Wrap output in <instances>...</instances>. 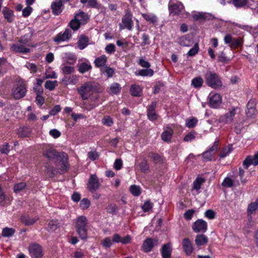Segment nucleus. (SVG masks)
Instances as JSON below:
<instances>
[{
    "instance_id": "f257e3e1",
    "label": "nucleus",
    "mask_w": 258,
    "mask_h": 258,
    "mask_svg": "<svg viewBox=\"0 0 258 258\" xmlns=\"http://www.w3.org/2000/svg\"><path fill=\"white\" fill-rule=\"evenodd\" d=\"M96 84L92 82H87L84 83L80 88H77L78 94L82 100H87L96 91Z\"/></svg>"
},
{
    "instance_id": "f03ea898",
    "label": "nucleus",
    "mask_w": 258,
    "mask_h": 258,
    "mask_svg": "<svg viewBox=\"0 0 258 258\" xmlns=\"http://www.w3.org/2000/svg\"><path fill=\"white\" fill-rule=\"evenodd\" d=\"M206 84L211 88L217 89L221 88L222 83L219 76L213 72H207L205 76Z\"/></svg>"
},
{
    "instance_id": "7ed1b4c3",
    "label": "nucleus",
    "mask_w": 258,
    "mask_h": 258,
    "mask_svg": "<svg viewBox=\"0 0 258 258\" xmlns=\"http://www.w3.org/2000/svg\"><path fill=\"white\" fill-rule=\"evenodd\" d=\"M54 164L58 167V170L60 171L59 172L60 174L66 172L70 167L67 154L63 152L60 153V155L54 162Z\"/></svg>"
},
{
    "instance_id": "20e7f679",
    "label": "nucleus",
    "mask_w": 258,
    "mask_h": 258,
    "mask_svg": "<svg viewBox=\"0 0 258 258\" xmlns=\"http://www.w3.org/2000/svg\"><path fill=\"white\" fill-rule=\"evenodd\" d=\"M27 91L26 85L22 80L16 82L15 87L12 89V95L16 99H19L25 96Z\"/></svg>"
},
{
    "instance_id": "39448f33",
    "label": "nucleus",
    "mask_w": 258,
    "mask_h": 258,
    "mask_svg": "<svg viewBox=\"0 0 258 258\" xmlns=\"http://www.w3.org/2000/svg\"><path fill=\"white\" fill-rule=\"evenodd\" d=\"M29 251L33 258H42L43 256L42 246L37 243L30 244L29 247Z\"/></svg>"
},
{
    "instance_id": "423d86ee",
    "label": "nucleus",
    "mask_w": 258,
    "mask_h": 258,
    "mask_svg": "<svg viewBox=\"0 0 258 258\" xmlns=\"http://www.w3.org/2000/svg\"><path fill=\"white\" fill-rule=\"evenodd\" d=\"M72 36V31L69 28H67L63 32H60L58 33L53 38V40L55 42L59 43L69 40L71 38Z\"/></svg>"
},
{
    "instance_id": "0eeeda50",
    "label": "nucleus",
    "mask_w": 258,
    "mask_h": 258,
    "mask_svg": "<svg viewBox=\"0 0 258 258\" xmlns=\"http://www.w3.org/2000/svg\"><path fill=\"white\" fill-rule=\"evenodd\" d=\"M173 0H170L168 4V10L170 14L173 16L179 15L184 9L183 5L180 2L176 4L172 3Z\"/></svg>"
},
{
    "instance_id": "6e6552de",
    "label": "nucleus",
    "mask_w": 258,
    "mask_h": 258,
    "mask_svg": "<svg viewBox=\"0 0 258 258\" xmlns=\"http://www.w3.org/2000/svg\"><path fill=\"white\" fill-rule=\"evenodd\" d=\"M219 145V141L214 142L213 146L207 151L202 154L204 161H211L213 155L216 153Z\"/></svg>"
},
{
    "instance_id": "1a4fd4ad",
    "label": "nucleus",
    "mask_w": 258,
    "mask_h": 258,
    "mask_svg": "<svg viewBox=\"0 0 258 258\" xmlns=\"http://www.w3.org/2000/svg\"><path fill=\"white\" fill-rule=\"evenodd\" d=\"M207 222L203 219H198L192 226V230L196 233H204L207 230Z\"/></svg>"
},
{
    "instance_id": "9d476101",
    "label": "nucleus",
    "mask_w": 258,
    "mask_h": 258,
    "mask_svg": "<svg viewBox=\"0 0 258 258\" xmlns=\"http://www.w3.org/2000/svg\"><path fill=\"white\" fill-rule=\"evenodd\" d=\"M132 16L131 13L128 11H126L125 15L122 18V22L124 26L121 24H120V29L126 28L129 30H132L133 23Z\"/></svg>"
},
{
    "instance_id": "9b49d317",
    "label": "nucleus",
    "mask_w": 258,
    "mask_h": 258,
    "mask_svg": "<svg viewBox=\"0 0 258 258\" xmlns=\"http://www.w3.org/2000/svg\"><path fill=\"white\" fill-rule=\"evenodd\" d=\"M39 219L38 216H31L28 213H24L20 217L21 222L26 226L33 225Z\"/></svg>"
},
{
    "instance_id": "f8f14e48",
    "label": "nucleus",
    "mask_w": 258,
    "mask_h": 258,
    "mask_svg": "<svg viewBox=\"0 0 258 258\" xmlns=\"http://www.w3.org/2000/svg\"><path fill=\"white\" fill-rule=\"evenodd\" d=\"M63 0H55L51 4L52 13L55 16L59 15L64 9Z\"/></svg>"
},
{
    "instance_id": "ddd939ff",
    "label": "nucleus",
    "mask_w": 258,
    "mask_h": 258,
    "mask_svg": "<svg viewBox=\"0 0 258 258\" xmlns=\"http://www.w3.org/2000/svg\"><path fill=\"white\" fill-rule=\"evenodd\" d=\"M192 19L195 21L213 20L216 19V17L211 13L204 12H198L192 15Z\"/></svg>"
},
{
    "instance_id": "4468645a",
    "label": "nucleus",
    "mask_w": 258,
    "mask_h": 258,
    "mask_svg": "<svg viewBox=\"0 0 258 258\" xmlns=\"http://www.w3.org/2000/svg\"><path fill=\"white\" fill-rule=\"evenodd\" d=\"M157 244V239H153L151 238H147L143 242L142 245V249L144 252H148L151 251V250L155 245Z\"/></svg>"
},
{
    "instance_id": "2eb2a0df",
    "label": "nucleus",
    "mask_w": 258,
    "mask_h": 258,
    "mask_svg": "<svg viewBox=\"0 0 258 258\" xmlns=\"http://www.w3.org/2000/svg\"><path fill=\"white\" fill-rule=\"evenodd\" d=\"M209 104L212 108H217L221 103V96L219 94H214L212 96H209Z\"/></svg>"
},
{
    "instance_id": "dca6fc26",
    "label": "nucleus",
    "mask_w": 258,
    "mask_h": 258,
    "mask_svg": "<svg viewBox=\"0 0 258 258\" xmlns=\"http://www.w3.org/2000/svg\"><path fill=\"white\" fill-rule=\"evenodd\" d=\"M60 155V153L52 148L45 150L43 153V155L45 157L48 158L49 161H53L54 162L56 160Z\"/></svg>"
},
{
    "instance_id": "f3484780",
    "label": "nucleus",
    "mask_w": 258,
    "mask_h": 258,
    "mask_svg": "<svg viewBox=\"0 0 258 258\" xmlns=\"http://www.w3.org/2000/svg\"><path fill=\"white\" fill-rule=\"evenodd\" d=\"M251 164L254 166L258 164V151L253 156H248L243 162V165L245 169H247Z\"/></svg>"
},
{
    "instance_id": "a211bd4d",
    "label": "nucleus",
    "mask_w": 258,
    "mask_h": 258,
    "mask_svg": "<svg viewBox=\"0 0 258 258\" xmlns=\"http://www.w3.org/2000/svg\"><path fill=\"white\" fill-rule=\"evenodd\" d=\"M156 106L157 102L153 101L148 108L147 116L148 119L151 121H154L157 118L158 115L155 111Z\"/></svg>"
},
{
    "instance_id": "6ab92c4d",
    "label": "nucleus",
    "mask_w": 258,
    "mask_h": 258,
    "mask_svg": "<svg viewBox=\"0 0 258 258\" xmlns=\"http://www.w3.org/2000/svg\"><path fill=\"white\" fill-rule=\"evenodd\" d=\"M11 50L15 53H27L30 52V48L26 47L24 45L18 43L13 44L11 46Z\"/></svg>"
},
{
    "instance_id": "aec40b11",
    "label": "nucleus",
    "mask_w": 258,
    "mask_h": 258,
    "mask_svg": "<svg viewBox=\"0 0 258 258\" xmlns=\"http://www.w3.org/2000/svg\"><path fill=\"white\" fill-rule=\"evenodd\" d=\"M31 132V129L29 126L23 125L17 129L16 134L18 137L23 138L29 137Z\"/></svg>"
},
{
    "instance_id": "412c9836",
    "label": "nucleus",
    "mask_w": 258,
    "mask_h": 258,
    "mask_svg": "<svg viewBox=\"0 0 258 258\" xmlns=\"http://www.w3.org/2000/svg\"><path fill=\"white\" fill-rule=\"evenodd\" d=\"M4 18L7 20L8 23H13L15 20L14 11L7 7L3 8L2 11Z\"/></svg>"
},
{
    "instance_id": "4be33fe9",
    "label": "nucleus",
    "mask_w": 258,
    "mask_h": 258,
    "mask_svg": "<svg viewBox=\"0 0 258 258\" xmlns=\"http://www.w3.org/2000/svg\"><path fill=\"white\" fill-rule=\"evenodd\" d=\"M76 231L80 238L86 239L87 238V224H79L75 225Z\"/></svg>"
},
{
    "instance_id": "5701e85b",
    "label": "nucleus",
    "mask_w": 258,
    "mask_h": 258,
    "mask_svg": "<svg viewBox=\"0 0 258 258\" xmlns=\"http://www.w3.org/2000/svg\"><path fill=\"white\" fill-rule=\"evenodd\" d=\"M235 109H233L229 112L221 116L219 118V121L220 122H223L224 123H227L232 121L233 117L235 114Z\"/></svg>"
},
{
    "instance_id": "b1692460",
    "label": "nucleus",
    "mask_w": 258,
    "mask_h": 258,
    "mask_svg": "<svg viewBox=\"0 0 258 258\" xmlns=\"http://www.w3.org/2000/svg\"><path fill=\"white\" fill-rule=\"evenodd\" d=\"M171 252L172 247L170 243L162 245L161 253L163 258H171Z\"/></svg>"
},
{
    "instance_id": "393cba45",
    "label": "nucleus",
    "mask_w": 258,
    "mask_h": 258,
    "mask_svg": "<svg viewBox=\"0 0 258 258\" xmlns=\"http://www.w3.org/2000/svg\"><path fill=\"white\" fill-rule=\"evenodd\" d=\"M87 187L91 192H94L97 188V175L91 174L87 184Z\"/></svg>"
},
{
    "instance_id": "a878e982",
    "label": "nucleus",
    "mask_w": 258,
    "mask_h": 258,
    "mask_svg": "<svg viewBox=\"0 0 258 258\" xmlns=\"http://www.w3.org/2000/svg\"><path fill=\"white\" fill-rule=\"evenodd\" d=\"M182 244L183 250L186 255H190L193 251L192 245L190 240L188 238L183 239Z\"/></svg>"
},
{
    "instance_id": "bb28decb",
    "label": "nucleus",
    "mask_w": 258,
    "mask_h": 258,
    "mask_svg": "<svg viewBox=\"0 0 258 258\" xmlns=\"http://www.w3.org/2000/svg\"><path fill=\"white\" fill-rule=\"evenodd\" d=\"M64 75L61 80V83L65 85L69 84H75L78 81V77L75 75L69 76Z\"/></svg>"
},
{
    "instance_id": "cd10ccee",
    "label": "nucleus",
    "mask_w": 258,
    "mask_h": 258,
    "mask_svg": "<svg viewBox=\"0 0 258 258\" xmlns=\"http://www.w3.org/2000/svg\"><path fill=\"white\" fill-rule=\"evenodd\" d=\"M43 171L47 176L49 177H54L58 172V168L54 167L50 165H46L44 166Z\"/></svg>"
},
{
    "instance_id": "c85d7f7f",
    "label": "nucleus",
    "mask_w": 258,
    "mask_h": 258,
    "mask_svg": "<svg viewBox=\"0 0 258 258\" xmlns=\"http://www.w3.org/2000/svg\"><path fill=\"white\" fill-rule=\"evenodd\" d=\"M100 71L102 74L106 76L108 78L112 77L115 74L114 69L107 66V65L100 68Z\"/></svg>"
},
{
    "instance_id": "c756f323",
    "label": "nucleus",
    "mask_w": 258,
    "mask_h": 258,
    "mask_svg": "<svg viewBox=\"0 0 258 258\" xmlns=\"http://www.w3.org/2000/svg\"><path fill=\"white\" fill-rule=\"evenodd\" d=\"M88 38L85 35H81L77 42L78 47L80 49L83 50L88 45Z\"/></svg>"
},
{
    "instance_id": "7c9ffc66",
    "label": "nucleus",
    "mask_w": 258,
    "mask_h": 258,
    "mask_svg": "<svg viewBox=\"0 0 258 258\" xmlns=\"http://www.w3.org/2000/svg\"><path fill=\"white\" fill-rule=\"evenodd\" d=\"M208 242V238L204 234H198L196 237L195 243L197 246L205 245Z\"/></svg>"
},
{
    "instance_id": "2f4dec72",
    "label": "nucleus",
    "mask_w": 258,
    "mask_h": 258,
    "mask_svg": "<svg viewBox=\"0 0 258 258\" xmlns=\"http://www.w3.org/2000/svg\"><path fill=\"white\" fill-rule=\"evenodd\" d=\"M130 93L133 96L140 97L142 95V90L140 86L133 85L130 88Z\"/></svg>"
},
{
    "instance_id": "473e14b6",
    "label": "nucleus",
    "mask_w": 258,
    "mask_h": 258,
    "mask_svg": "<svg viewBox=\"0 0 258 258\" xmlns=\"http://www.w3.org/2000/svg\"><path fill=\"white\" fill-rule=\"evenodd\" d=\"M173 133V130L171 128H168L162 134L161 138L164 141L169 142L171 141Z\"/></svg>"
},
{
    "instance_id": "72a5a7b5",
    "label": "nucleus",
    "mask_w": 258,
    "mask_h": 258,
    "mask_svg": "<svg viewBox=\"0 0 258 258\" xmlns=\"http://www.w3.org/2000/svg\"><path fill=\"white\" fill-rule=\"evenodd\" d=\"M121 89L120 85L117 83H112L109 88V91H108L109 93H112L113 94H118Z\"/></svg>"
},
{
    "instance_id": "f704fd0d",
    "label": "nucleus",
    "mask_w": 258,
    "mask_h": 258,
    "mask_svg": "<svg viewBox=\"0 0 258 258\" xmlns=\"http://www.w3.org/2000/svg\"><path fill=\"white\" fill-rule=\"evenodd\" d=\"M78 71L81 74H84L92 69V66L90 64L86 62H82L78 64Z\"/></svg>"
},
{
    "instance_id": "c9c22d12",
    "label": "nucleus",
    "mask_w": 258,
    "mask_h": 258,
    "mask_svg": "<svg viewBox=\"0 0 258 258\" xmlns=\"http://www.w3.org/2000/svg\"><path fill=\"white\" fill-rule=\"evenodd\" d=\"M205 182V179L203 177H198L194 181L193 183L192 189H195L199 192V190L201 187V185Z\"/></svg>"
},
{
    "instance_id": "e433bc0d",
    "label": "nucleus",
    "mask_w": 258,
    "mask_h": 258,
    "mask_svg": "<svg viewBox=\"0 0 258 258\" xmlns=\"http://www.w3.org/2000/svg\"><path fill=\"white\" fill-rule=\"evenodd\" d=\"M15 231L13 228L5 227L2 230V235L4 237H10L15 234Z\"/></svg>"
},
{
    "instance_id": "4c0bfd02",
    "label": "nucleus",
    "mask_w": 258,
    "mask_h": 258,
    "mask_svg": "<svg viewBox=\"0 0 258 258\" xmlns=\"http://www.w3.org/2000/svg\"><path fill=\"white\" fill-rule=\"evenodd\" d=\"M75 18L77 19L81 23L85 24L88 19V16L83 12H81L76 14Z\"/></svg>"
},
{
    "instance_id": "58836bf2",
    "label": "nucleus",
    "mask_w": 258,
    "mask_h": 258,
    "mask_svg": "<svg viewBox=\"0 0 258 258\" xmlns=\"http://www.w3.org/2000/svg\"><path fill=\"white\" fill-rule=\"evenodd\" d=\"M58 85V83L56 80L54 81H46L45 83L44 87L45 89L49 90V91L53 90Z\"/></svg>"
},
{
    "instance_id": "ea45409f",
    "label": "nucleus",
    "mask_w": 258,
    "mask_h": 258,
    "mask_svg": "<svg viewBox=\"0 0 258 258\" xmlns=\"http://www.w3.org/2000/svg\"><path fill=\"white\" fill-rule=\"evenodd\" d=\"M81 23L74 17V19H72L69 23L68 26L73 30H77L80 27Z\"/></svg>"
},
{
    "instance_id": "a19ab883",
    "label": "nucleus",
    "mask_w": 258,
    "mask_h": 258,
    "mask_svg": "<svg viewBox=\"0 0 258 258\" xmlns=\"http://www.w3.org/2000/svg\"><path fill=\"white\" fill-rule=\"evenodd\" d=\"M204 82L203 78L201 77H198L193 79L191 81V85L196 88H199L202 86Z\"/></svg>"
},
{
    "instance_id": "79ce46f5",
    "label": "nucleus",
    "mask_w": 258,
    "mask_h": 258,
    "mask_svg": "<svg viewBox=\"0 0 258 258\" xmlns=\"http://www.w3.org/2000/svg\"><path fill=\"white\" fill-rule=\"evenodd\" d=\"M243 39L241 37L233 38L232 43L230 45L231 48L241 47L243 45Z\"/></svg>"
},
{
    "instance_id": "37998d69",
    "label": "nucleus",
    "mask_w": 258,
    "mask_h": 258,
    "mask_svg": "<svg viewBox=\"0 0 258 258\" xmlns=\"http://www.w3.org/2000/svg\"><path fill=\"white\" fill-rule=\"evenodd\" d=\"M143 17L148 22L151 23L153 24L156 23L157 21V18L154 15H150L147 14H142Z\"/></svg>"
},
{
    "instance_id": "c03bdc74",
    "label": "nucleus",
    "mask_w": 258,
    "mask_h": 258,
    "mask_svg": "<svg viewBox=\"0 0 258 258\" xmlns=\"http://www.w3.org/2000/svg\"><path fill=\"white\" fill-rule=\"evenodd\" d=\"M7 59L4 57L0 58V77L3 76L6 73L7 69L6 68V63Z\"/></svg>"
},
{
    "instance_id": "a18cd8bd",
    "label": "nucleus",
    "mask_w": 258,
    "mask_h": 258,
    "mask_svg": "<svg viewBox=\"0 0 258 258\" xmlns=\"http://www.w3.org/2000/svg\"><path fill=\"white\" fill-rule=\"evenodd\" d=\"M153 204L150 200L146 201L143 205L142 206V209L145 212H147L152 210Z\"/></svg>"
},
{
    "instance_id": "49530a36",
    "label": "nucleus",
    "mask_w": 258,
    "mask_h": 258,
    "mask_svg": "<svg viewBox=\"0 0 258 258\" xmlns=\"http://www.w3.org/2000/svg\"><path fill=\"white\" fill-rule=\"evenodd\" d=\"M232 3L236 8H240L246 6L248 0H232Z\"/></svg>"
},
{
    "instance_id": "de8ad7c7",
    "label": "nucleus",
    "mask_w": 258,
    "mask_h": 258,
    "mask_svg": "<svg viewBox=\"0 0 258 258\" xmlns=\"http://www.w3.org/2000/svg\"><path fill=\"white\" fill-rule=\"evenodd\" d=\"M26 187V183L24 182H21L18 183H16L14 186V192L18 193L20 191H22Z\"/></svg>"
},
{
    "instance_id": "09e8293b",
    "label": "nucleus",
    "mask_w": 258,
    "mask_h": 258,
    "mask_svg": "<svg viewBox=\"0 0 258 258\" xmlns=\"http://www.w3.org/2000/svg\"><path fill=\"white\" fill-rule=\"evenodd\" d=\"M49 230L54 231L59 227V222L56 220H51L48 223Z\"/></svg>"
},
{
    "instance_id": "8fccbe9b",
    "label": "nucleus",
    "mask_w": 258,
    "mask_h": 258,
    "mask_svg": "<svg viewBox=\"0 0 258 258\" xmlns=\"http://www.w3.org/2000/svg\"><path fill=\"white\" fill-rule=\"evenodd\" d=\"M130 190L134 196L137 197L141 194V188L136 185H132L130 188Z\"/></svg>"
},
{
    "instance_id": "3c124183",
    "label": "nucleus",
    "mask_w": 258,
    "mask_h": 258,
    "mask_svg": "<svg viewBox=\"0 0 258 258\" xmlns=\"http://www.w3.org/2000/svg\"><path fill=\"white\" fill-rule=\"evenodd\" d=\"M154 71L151 69H143L139 71L138 75L141 76H152Z\"/></svg>"
},
{
    "instance_id": "603ef678",
    "label": "nucleus",
    "mask_w": 258,
    "mask_h": 258,
    "mask_svg": "<svg viewBox=\"0 0 258 258\" xmlns=\"http://www.w3.org/2000/svg\"><path fill=\"white\" fill-rule=\"evenodd\" d=\"M139 167L143 172H146L149 169V166L148 161L146 159H144L139 164Z\"/></svg>"
},
{
    "instance_id": "864d4df0",
    "label": "nucleus",
    "mask_w": 258,
    "mask_h": 258,
    "mask_svg": "<svg viewBox=\"0 0 258 258\" xmlns=\"http://www.w3.org/2000/svg\"><path fill=\"white\" fill-rule=\"evenodd\" d=\"M258 209V205L255 202H252L248 205L247 208V214L248 215L255 212V211Z\"/></svg>"
},
{
    "instance_id": "5fc2aeb1",
    "label": "nucleus",
    "mask_w": 258,
    "mask_h": 258,
    "mask_svg": "<svg viewBox=\"0 0 258 258\" xmlns=\"http://www.w3.org/2000/svg\"><path fill=\"white\" fill-rule=\"evenodd\" d=\"M61 70L64 75H70L75 71L74 68L70 66H63Z\"/></svg>"
},
{
    "instance_id": "6e6d98bb",
    "label": "nucleus",
    "mask_w": 258,
    "mask_h": 258,
    "mask_svg": "<svg viewBox=\"0 0 258 258\" xmlns=\"http://www.w3.org/2000/svg\"><path fill=\"white\" fill-rule=\"evenodd\" d=\"M107 58L105 55L103 54L98 57V67L101 68L102 66H106Z\"/></svg>"
},
{
    "instance_id": "4d7b16f0",
    "label": "nucleus",
    "mask_w": 258,
    "mask_h": 258,
    "mask_svg": "<svg viewBox=\"0 0 258 258\" xmlns=\"http://www.w3.org/2000/svg\"><path fill=\"white\" fill-rule=\"evenodd\" d=\"M198 120L196 118L187 119L186 120V126L189 128L194 127L197 124Z\"/></svg>"
},
{
    "instance_id": "13d9d810",
    "label": "nucleus",
    "mask_w": 258,
    "mask_h": 258,
    "mask_svg": "<svg viewBox=\"0 0 258 258\" xmlns=\"http://www.w3.org/2000/svg\"><path fill=\"white\" fill-rule=\"evenodd\" d=\"M232 150V148L231 147H228V148H224L221 151L219 154V156L220 158H224L227 156Z\"/></svg>"
},
{
    "instance_id": "bf43d9fd",
    "label": "nucleus",
    "mask_w": 258,
    "mask_h": 258,
    "mask_svg": "<svg viewBox=\"0 0 258 258\" xmlns=\"http://www.w3.org/2000/svg\"><path fill=\"white\" fill-rule=\"evenodd\" d=\"M196 135L197 133L195 131L189 132L184 137L183 141L184 142L191 141L195 139Z\"/></svg>"
},
{
    "instance_id": "052dcab7",
    "label": "nucleus",
    "mask_w": 258,
    "mask_h": 258,
    "mask_svg": "<svg viewBox=\"0 0 258 258\" xmlns=\"http://www.w3.org/2000/svg\"><path fill=\"white\" fill-rule=\"evenodd\" d=\"M106 210L108 213L114 214L117 213L118 208L116 205L111 204L106 208Z\"/></svg>"
},
{
    "instance_id": "680f3d73",
    "label": "nucleus",
    "mask_w": 258,
    "mask_h": 258,
    "mask_svg": "<svg viewBox=\"0 0 258 258\" xmlns=\"http://www.w3.org/2000/svg\"><path fill=\"white\" fill-rule=\"evenodd\" d=\"M149 156L155 163H159L162 160L161 157L157 153H150Z\"/></svg>"
},
{
    "instance_id": "e2e57ef3",
    "label": "nucleus",
    "mask_w": 258,
    "mask_h": 258,
    "mask_svg": "<svg viewBox=\"0 0 258 258\" xmlns=\"http://www.w3.org/2000/svg\"><path fill=\"white\" fill-rule=\"evenodd\" d=\"M10 151V146L8 143L4 144L0 147V152L2 154L8 155Z\"/></svg>"
},
{
    "instance_id": "0e129e2a",
    "label": "nucleus",
    "mask_w": 258,
    "mask_h": 258,
    "mask_svg": "<svg viewBox=\"0 0 258 258\" xmlns=\"http://www.w3.org/2000/svg\"><path fill=\"white\" fill-rule=\"evenodd\" d=\"M90 205L89 200L86 198H83L80 202V206L82 209H88Z\"/></svg>"
},
{
    "instance_id": "69168bd1",
    "label": "nucleus",
    "mask_w": 258,
    "mask_h": 258,
    "mask_svg": "<svg viewBox=\"0 0 258 258\" xmlns=\"http://www.w3.org/2000/svg\"><path fill=\"white\" fill-rule=\"evenodd\" d=\"M61 107L59 105H55L49 112L50 115L54 116L61 111Z\"/></svg>"
},
{
    "instance_id": "338daca9",
    "label": "nucleus",
    "mask_w": 258,
    "mask_h": 258,
    "mask_svg": "<svg viewBox=\"0 0 258 258\" xmlns=\"http://www.w3.org/2000/svg\"><path fill=\"white\" fill-rule=\"evenodd\" d=\"M199 50V45L198 43H196L194 47L191 48L187 52V55L190 56H192L197 54Z\"/></svg>"
},
{
    "instance_id": "774afa93",
    "label": "nucleus",
    "mask_w": 258,
    "mask_h": 258,
    "mask_svg": "<svg viewBox=\"0 0 258 258\" xmlns=\"http://www.w3.org/2000/svg\"><path fill=\"white\" fill-rule=\"evenodd\" d=\"M101 244L104 247L106 248L110 247L112 245V242L109 237H106L101 241Z\"/></svg>"
}]
</instances>
